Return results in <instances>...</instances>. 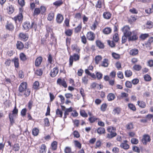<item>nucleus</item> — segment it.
Segmentation results:
<instances>
[{
	"instance_id": "obj_31",
	"label": "nucleus",
	"mask_w": 153,
	"mask_h": 153,
	"mask_svg": "<svg viewBox=\"0 0 153 153\" xmlns=\"http://www.w3.org/2000/svg\"><path fill=\"white\" fill-rule=\"evenodd\" d=\"M138 52L139 51L138 49L134 48L130 50L129 54L130 55L135 56L138 54Z\"/></svg>"
},
{
	"instance_id": "obj_45",
	"label": "nucleus",
	"mask_w": 153,
	"mask_h": 153,
	"mask_svg": "<svg viewBox=\"0 0 153 153\" xmlns=\"http://www.w3.org/2000/svg\"><path fill=\"white\" fill-rule=\"evenodd\" d=\"M39 83L38 81H35L33 83V85L32 88L33 89L37 90L39 89Z\"/></svg>"
},
{
	"instance_id": "obj_9",
	"label": "nucleus",
	"mask_w": 153,
	"mask_h": 153,
	"mask_svg": "<svg viewBox=\"0 0 153 153\" xmlns=\"http://www.w3.org/2000/svg\"><path fill=\"white\" fill-rule=\"evenodd\" d=\"M56 83L57 84L62 86L65 88H67L68 86L66 82L64 79L58 78L57 80Z\"/></svg>"
},
{
	"instance_id": "obj_5",
	"label": "nucleus",
	"mask_w": 153,
	"mask_h": 153,
	"mask_svg": "<svg viewBox=\"0 0 153 153\" xmlns=\"http://www.w3.org/2000/svg\"><path fill=\"white\" fill-rule=\"evenodd\" d=\"M88 114L89 116L88 118V121L90 123H93L95 122H97L100 119L97 117L96 116L93 115L91 112L88 111Z\"/></svg>"
},
{
	"instance_id": "obj_11",
	"label": "nucleus",
	"mask_w": 153,
	"mask_h": 153,
	"mask_svg": "<svg viewBox=\"0 0 153 153\" xmlns=\"http://www.w3.org/2000/svg\"><path fill=\"white\" fill-rule=\"evenodd\" d=\"M132 35L129 36L128 38V42L134 41L137 40L138 39L137 33L135 32V31H133L132 32Z\"/></svg>"
},
{
	"instance_id": "obj_41",
	"label": "nucleus",
	"mask_w": 153,
	"mask_h": 153,
	"mask_svg": "<svg viewBox=\"0 0 153 153\" xmlns=\"http://www.w3.org/2000/svg\"><path fill=\"white\" fill-rule=\"evenodd\" d=\"M63 2L64 1L62 0H59L54 2L53 3V5L56 7H58L63 4Z\"/></svg>"
},
{
	"instance_id": "obj_10",
	"label": "nucleus",
	"mask_w": 153,
	"mask_h": 153,
	"mask_svg": "<svg viewBox=\"0 0 153 153\" xmlns=\"http://www.w3.org/2000/svg\"><path fill=\"white\" fill-rule=\"evenodd\" d=\"M31 91L29 88H27L24 91H22L20 93H19V95L22 96H24L25 97H27L29 96L30 94Z\"/></svg>"
},
{
	"instance_id": "obj_20",
	"label": "nucleus",
	"mask_w": 153,
	"mask_h": 153,
	"mask_svg": "<svg viewBox=\"0 0 153 153\" xmlns=\"http://www.w3.org/2000/svg\"><path fill=\"white\" fill-rule=\"evenodd\" d=\"M112 14L109 11H106L104 12L102 14L103 18L105 19L109 20L111 17Z\"/></svg>"
},
{
	"instance_id": "obj_22",
	"label": "nucleus",
	"mask_w": 153,
	"mask_h": 153,
	"mask_svg": "<svg viewBox=\"0 0 153 153\" xmlns=\"http://www.w3.org/2000/svg\"><path fill=\"white\" fill-rule=\"evenodd\" d=\"M23 27L24 30L27 31L31 28V24L30 22L26 21L25 22L23 25Z\"/></svg>"
},
{
	"instance_id": "obj_42",
	"label": "nucleus",
	"mask_w": 153,
	"mask_h": 153,
	"mask_svg": "<svg viewBox=\"0 0 153 153\" xmlns=\"http://www.w3.org/2000/svg\"><path fill=\"white\" fill-rule=\"evenodd\" d=\"M128 106L130 110L133 111H135L137 110V108L135 105L133 103H128Z\"/></svg>"
},
{
	"instance_id": "obj_30",
	"label": "nucleus",
	"mask_w": 153,
	"mask_h": 153,
	"mask_svg": "<svg viewBox=\"0 0 153 153\" xmlns=\"http://www.w3.org/2000/svg\"><path fill=\"white\" fill-rule=\"evenodd\" d=\"M39 152L40 153H46L47 151V147L45 144H42L39 147Z\"/></svg>"
},
{
	"instance_id": "obj_50",
	"label": "nucleus",
	"mask_w": 153,
	"mask_h": 153,
	"mask_svg": "<svg viewBox=\"0 0 153 153\" xmlns=\"http://www.w3.org/2000/svg\"><path fill=\"white\" fill-rule=\"evenodd\" d=\"M146 25L147 28H151L153 27V22L150 21H148L146 23Z\"/></svg>"
},
{
	"instance_id": "obj_21",
	"label": "nucleus",
	"mask_w": 153,
	"mask_h": 153,
	"mask_svg": "<svg viewBox=\"0 0 153 153\" xmlns=\"http://www.w3.org/2000/svg\"><path fill=\"white\" fill-rule=\"evenodd\" d=\"M128 141L126 140L123 141L120 144V147L125 149H128L129 148V146L128 144Z\"/></svg>"
},
{
	"instance_id": "obj_29",
	"label": "nucleus",
	"mask_w": 153,
	"mask_h": 153,
	"mask_svg": "<svg viewBox=\"0 0 153 153\" xmlns=\"http://www.w3.org/2000/svg\"><path fill=\"white\" fill-rule=\"evenodd\" d=\"M97 46L100 49H103L105 47L104 43L100 40H97L95 42Z\"/></svg>"
},
{
	"instance_id": "obj_12",
	"label": "nucleus",
	"mask_w": 153,
	"mask_h": 153,
	"mask_svg": "<svg viewBox=\"0 0 153 153\" xmlns=\"http://www.w3.org/2000/svg\"><path fill=\"white\" fill-rule=\"evenodd\" d=\"M86 38L89 41H93L95 39V34L91 31L88 32L86 34Z\"/></svg>"
},
{
	"instance_id": "obj_34",
	"label": "nucleus",
	"mask_w": 153,
	"mask_h": 153,
	"mask_svg": "<svg viewBox=\"0 0 153 153\" xmlns=\"http://www.w3.org/2000/svg\"><path fill=\"white\" fill-rule=\"evenodd\" d=\"M73 108L71 107H70L69 108H66L65 110L64 113V119H65L67 117V116L69 114V113L72 111Z\"/></svg>"
},
{
	"instance_id": "obj_24",
	"label": "nucleus",
	"mask_w": 153,
	"mask_h": 153,
	"mask_svg": "<svg viewBox=\"0 0 153 153\" xmlns=\"http://www.w3.org/2000/svg\"><path fill=\"white\" fill-rule=\"evenodd\" d=\"M109 62L108 59L105 58L103 59L101 64L99 65L100 66H102L104 67H107L108 66Z\"/></svg>"
},
{
	"instance_id": "obj_6",
	"label": "nucleus",
	"mask_w": 153,
	"mask_h": 153,
	"mask_svg": "<svg viewBox=\"0 0 153 153\" xmlns=\"http://www.w3.org/2000/svg\"><path fill=\"white\" fill-rule=\"evenodd\" d=\"M122 31L123 35L130 36L132 34V32L131 31L130 28L128 25L124 26L122 28Z\"/></svg>"
},
{
	"instance_id": "obj_48",
	"label": "nucleus",
	"mask_w": 153,
	"mask_h": 153,
	"mask_svg": "<svg viewBox=\"0 0 153 153\" xmlns=\"http://www.w3.org/2000/svg\"><path fill=\"white\" fill-rule=\"evenodd\" d=\"M73 30L72 29H66L65 30V33L68 36H71L73 34Z\"/></svg>"
},
{
	"instance_id": "obj_43",
	"label": "nucleus",
	"mask_w": 153,
	"mask_h": 153,
	"mask_svg": "<svg viewBox=\"0 0 153 153\" xmlns=\"http://www.w3.org/2000/svg\"><path fill=\"white\" fill-rule=\"evenodd\" d=\"M58 143L56 141H53L51 144V149L52 150L55 151L56 150L57 147Z\"/></svg>"
},
{
	"instance_id": "obj_58",
	"label": "nucleus",
	"mask_w": 153,
	"mask_h": 153,
	"mask_svg": "<svg viewBox=\"0 0 153 153\" xmlns=\"http://www.w3.org/2000/svg\"><path fill=\"white\" fill-rule=\"evenodd\" d=\"M129 36L125 35H123L122 38V44H124L126 42L127 39H128Z\"/></svg>"
},
{
	"instance_id": "obj_49",
	"label": "nucleus",
	"mask_w": 153,
	"mask_h": 153,
	"mask_svg": "<svg viewBox=\"0 0 153 153\" xmlns=\"http://www.w3.org/2000/svg\"><path fill=\"white\" fill-rule=\"evenodd\" d=\"M108 105L106 103H103L101 105L100 109L101 111L102 112L105 111L107 108Z\"/></svg>"
},
{
	"instance_id": "obj_36",
	"label": "nucleus",
	"mask_w": 153,
	"mask_h": 153,
	"mask_svg": "<svg viewBox=\"0 0 153 153\" xmlns=\"http://www.w3.org/2000/svg\"><path fill=\"white\" fill-rule=\"evenodd\" d=\"M7 10L8 13L11 14L13 13L14 11L15 8L13 6L10 5L7 7Z\"/></svg>"
},
{
	"instance_id": "obj_54",
	"label": "nucleus",
	"mask_w": 153,
	"mask_h": 153,
	"mask_svg": "<svg viewBox=\"0 0 153 153\" xmlns=\"http://www.w3.org/2000/svg\"><path fill=\"white\" fill-rule=\"evenodd\" d=\"M125 74L126 77H129L132 76V72L130 70H127L125 71Z\"/></svg>"
},
{
	"instance_id": "obj_56",
	"label": "nucleus",
	"mask_w": 153,
	"mask_h": 153,
	"mask_svg": "<svg viewBox=\"0 0 153 153\" xmlns=\"http://www.w3.org/2000/svg\"><path fill=\"white\" fill-rule=\"evenodd\" d=\"M145 81L146 82L150 81L152 79L150 76L148 74H145L143 76Z\"/></svg>"
},
{
	"instance_id": "obj_64",
	"label": "nucleus",
	"mask_w": 153,
	"mask_h": 153,
	"mask_svg": "<svg viewBox=\"0 0 153 153\" xmlns=\"http://www.w3.org/2000/svg\"><path fill=\"white\" fill-rule=\"evenodd\" d=\"M80 115L83 117L86 118L88 116V114L84 110L81 111L80 112Z\"/></svg>"
},
{
	"instance_id": "obj_3",
	"label": "nucleus",
	"mask_w": 153,
	"mask_h": 153,
	"mask_svg": "<svg viewBox=\"0 0 153 153\" xmlns=\"http://www.w3.org/2000/svg\"><path fill=\"white\" fill-rule=\"evenodd\" d=\"M80 58V53H74L72 55H70L69 59V66L72 67L73 65V62L79 61Z\"/></svg>"
},
{
	"instance_id": "obj_2",
	"label": "nucleus",
	"mask_w": 153,
	"mask_h": 153,
	"mask_svg": "<svg viewBox=\"0 0 153 153\" xmlns=\"http://www.w3.org/2000/svg\"><path fill=\"white\" fill-rule=\"evenodd\" d=\"M107 131L109 133L106 136V138L111 139L116 137L117 135L116 132V128L112 126H109L107 128Z\"/></svg>"
},
{
	"instance_id": "obj_18",
	"label": "nucleus",
	"mask_w": 153,
	"mask_h": 153,
	"mask_svg": "<svg viewBox=\"0 0 153 153\" xmlns=\"http://www.w3.org/2000/svg\"><path fill=\"white\" fill-rule=\"evenodd\" d=\"M20 60L23 62H25L28 60L29 58L26 54L23 52H21L19 54Z\"/></svg>"
},
{
	"instance_id": "obj_57",
	"label": "nucleus",
	"mask_w": 153,
	"mask_h": 153,
	"mask_svg": "<svg viewBox=\"0 0 153 153\" xmlns=\"http://www.w3.org/2000/svg\"><path fill=\"white\" fill-rule=\"evenodd\" d=\"M35 73L37 76H41L43 74V71L42 69L39 68L37 69L35 71Z\"/></svg>"
},
{
	"instance_id": "obj_63",
	"label": "nucleus",
	"mask_w": 153,
	"mask_h": 153,
	"mask_svg": "<svg viewBox=\"0 0 153 153\" xmlns=\"http://www.w3.org/2000/svg\"><path fill=\"white\" fill-rule=\"evenodd\" d=\"M75 146L77 147L79 149H80L82 147L81 144L78 140H74V141Z\"/></svg>"
},
{
	"instance_id": "obj_23",
	"label": "nucleus",
	"mask_w": 153,
	"mask_h": 153,
	"mask_svg": "<svg viewBox=\"0 0 153 153\" xmlns=\"http://www.w3.org/2000/svg\"><path fill=\"white\" fill-rule=\"evenodd\" d=\"M43 60V58L41 56L38 57L35 60V65L36 67H39L41 64Z\"/></svg>"
},
{
	"instance_id": "obj_44",
	"label": "nucleus",
	"mask_w": 153,
	"mask_h": 153,
	"mask_svg": "<svg viewBox=\"0 0 153 153\" xmlns=\"http://www.w3.org/2000/svg\"><path fill=\"white\" fill-rule=\"evenodd\" d=\"M137 16L136 17L135 16L131 15L129 18H128V21L130 24H131L133 22H135L137 19Z\"/></svg>"
},
{
	"instance_id": "obj_60",
	"label": "nucleus",
	"mask_w": 153,
	"mask_h": 153,
	"mask_svg": "<svg viewBox=\"0 0 153 153\" xmlns=\"http://www.w3.org/2000/svg\"><path fill=\"white\" fill-rule=\"evenodd\" d=\"M56 114L57 116L60 117H62L63 113L62 111L59 109L58 108L56 111Z\"/></svg>"
},
{
	"instance_id": "obj_14",
	"label": "nucleus",
	"mask_w": 153,
	"mask_h": 153,
	"mask_svg": "<svg viewBox=\"0 0 153 153\" xmlns=\"http://www.w3.org/2000/svg\"><path fill=\"white\" fill-rule=\"evenodd\" d=\"M59 71L58 68L57 67L54 68L53 69L51 70L50 75L52 77L56 76L58 73Z\"/></svg>"
},
{
	"instance_id": "obj_26",
	"label": "nucleus",
	"mask_w": 153,
	"mask_h": 153,
	"mask_svg": "<svg viewBox=\"0 0 153 153\" xmlns=\"http://www.w3.org/2000/svg\"><path fill=\"white\" fill-rule=\"evenodd\" d=\"M12 61L14 62L15 68H18L19 66V60L18 57H15L12 59Z\"/></svg>"
},
{
	"instance_id": "obj_33",
	"label": "nucleus",
	"mask_w": 153,
	"mask_h": 153,
	"mask_svg": "<svg viewBox=\"0 0 153 153\" xmlns=\"http://www.w3.org/2000/svg\"><path fill=\"white\" fill-rule=\"evenodd\" d=\"M55 14L53 11H51L48 14L47 17V19L51 21L54 19Z\"/></svg>"
},
{
	"instance_id": "obj_19",
	"label": "nucleus",
	"mask_w": 153,
	"mask_h": 153,
	"mask_svg": "<svg viewBox=\"0 0 153 153\" xmlns=\"http://www.w3.org/2000/svg\"><path fill=\"white\" fill-rule=\"evenodd\" d=\"M71 49L73 51H75L76 53H80L81 48L76 44H73L71 46Z\"/></svg>"
},
{
	"instance_id": "obj_4",
	"label": "nucleus",
	"mask_w": 153,
	"mask_h": 153,
	"mask_svg": "<svg viewBox=\"0 0 153 153\" xmlns=\"http://www.w3.org/2000/svg\"><path fill=\"white\" fill-rule=\"evenodd\" d=\"M46 8L45 7L43 6H41L40 8H35L33 13V16H38L40 13L43 14L46 11Z\"/></svg>"
},
{
	"instance_id": "obj_46",
	"label": "nucleus",
	"mask_w": 153,
	"mask_h": 153,
	"mask_svg": "<svg viewBox=\"0 0 153 153\" xmlns=\"http://www.w3.org/2000/svg\"><path fill=\"white\" fill-rule=\"evenodd\" d=\"M13 150L15 152L18 151L20 149L19 145L18 143H15L13 145Z\"/></svg>"
},
{
	"instance_id": "obj_39",
	"label": "nucleus",
	"mask_w": 153,
	"mask_h": 153,
	"mask_svg": "<svg viewBox=\"0 0 153 153\" xmlns=\"http://www.w3.org/2000/svg\"><path fill=\"white\" fill-rule=\"evenodd\" d=\"M125 127L128 130H131L134 128V125L132 122H130L126 124Z\"/></svg>"
},
{
	"instance_id": "obj_37",
	"label": "nucleus",
	"mask_w": 153,
	"mask_h": 153,
	"mask_svg": "<svg viewBox=\"0 0 153 153\" xmlns=\"http://www.w3.org/2000/svg\"><path fill=\"white\" fill-rule=\"evenodd\" d=\"M98 25V23L96 20H95L93 24L90 26V28L93 31H95L97 28V26Z\"/></svg>"
},
{
	"instance_id": "obj_52",
	"label": "nucleus",
	"mask_w": 153,
	"mask_h": 153,
	"mask_svg": "<svg viewBox=\"0 0 153 153\" xmlns=\"http://www.w3.org/2000/svg\"><path fill=\"white\" fill-rule=\"evenodd\" d=\"M103 4H104V1H103V2H102L101 1L98 0L97 1V3L96 4L95 7L97 8H101L102 7Z\"/></svg>"
},
{
	"instance_id": "obj_38",
	"label": "nucleus",
	"mask_w": 153,
	"mask_h": 153,
	"mask_svg": "<svg viewBox=\"0 0 153 153\" xmlns=\"http://www.w3.org/2000/svg\"><path fill=\"white\" fill-rule=\"evenodd\" d=\"M105 132V129L103 127H98L97 129V132L99 135L104 134Z\"/></svg>"
},
{
	"instance_id": "obj_62",
	"label": "nucleus",
	"mask_w": 153,
	"mask_h": 153,
	"mask_svg": "<svg viewBox=\"0 0 153 153\" xmlns=\"http://www.w3.org/2000/svg\"><path fill=\"white\" fill-rule=\"evenodd\" d=\"M73 123L75 127H78L79 125V121L78 120L75 119L72 120Z\"/></svg>"
},
{
	"instance_id": "obj_59",
	"label": "nucleus",
	"mask_w": 153,
	"mask_h": 153,
	"mask_svg": "<svg viewBox=\"0 0 153 153\" xmlns=\"http://www.w3.org/2000/svg\"><path fill=\"white\" fill-rule=\"evenodd\" d=\"M133 68L134 70L137 71H140L142 68V66L139 65H135Z\"/></svg>"
},
{
	"instance_id": "obj_47",
	"label": "nucleus",
	"mask_w": 153,
	"mask_h": 153,
	"mask_svg": "<svg viewBox=\"0 0 153 153\" xmlns=\"http://www.w3.org/2000/svg\"><path fill=\"white\" fill-rule=\"evenodd\" d=\"M39 133V130L37 128H33L32 130V134L34 136H37Z\"/></svg>"
},
{
	"instance_id": "obj_40",
	"label": "nucleus",
	"mask_w": 153,
	"mask_h": 153,
	"mask_svg": "<svg viewBox=\"0 0 153 153\" xmlns=\"http://www.w3.org/2000/svg\"><path fill=\"white\" fill-rule=\"evenodd\" d=\"M102 57L100 55H98L95 56L94 58L95 63L98 65L101 62L102 59Z\"/></svg>"
},
{
	"instance_id": "obj_15",
	"label": "nucleus",
	"mask_w": 153,
	"mask_h": 153,
	"mask_svg": "<svg viewBox=\"0 0 153 153\" xmlns=\"http://www.w3.org/2000/svg\"><path fill=\"white\" fill-rule=\"evenodd\" d=\"M64 19L63 16L62 14L60 13H58L57 14L56 20L57 24H61L63 22Z\"/></svg>"
},
{
	"instance_id": "obj_17",
	"label": "nucleus",
	"mask_w": 153,
	"mask_h": 153,
	"mask_svg": "<svg viewBox=\"0 0 153 153\" xmlns=\"http://www.w3.org/2000/svg\"><path fill=\"white\" fill-rule=\"evenodd\" d=\"M23 18V16L22 13H19V14L16 16H15L12 19L13 20L16 22L17 21L19 22L22 21Z\"/></svg>"
},
{
	"instance_id": "obj_35",
	"label": "nucleus",
	"mask_w": 153,
	"mask_h": 153,
	"mask_svg": "<svg viewBox=\"0 0 153 153\" xmlns=\"http://www.w3.org/2000/svg\"><path fill=\"white\" fill-rule=\"evenodd\" d=\"M116 98L115 95L112 93H109L107 95V99L108 101H111L114 100Z\"/></svg>"
},
{
	"instance_id": "obj_27",
	"label": "nucleus",
	"mask_w": 153,
	"mask_h": 153,
	"mask_svg": "<svg viewBox=\"0 0 153 153\" xmlns=\"http://www.w3.org/2000/svg\"><path fill=\"white\" fill-rule=\"evenodd\" d=\"M16 48L19 50H22L24 48V45L23 42L20 41H17L16 44Z\"/></svg>"
},
{
	"instance_id": "obj_25",
	"label": "nucleus",
	"mask_w": 153,
	"mask_h": 153,
	"mask_svg": "<svg viewBox=\"0 0 153 153\" xmlns=\"http://www.w3.org/2000/svg\"><path fill=\"white\" fill-rule=\"evenodd\" d=\"M82 28V23L81 22L76 27L74 28V33H79L81 31Z\"/></svg>"
},
{
	"instance_id": "obj_1",
	"label": "nucleus",
	"mask_w": 153,
	"mask_h": 153,
	"mask_svg": "<svg viewBox=\"0 0 153 153\" xmlns=\"http://www.w3.org/2000/svg\"><path fill=\"white\" fill-rule=\"evenodd\" d=\"M18 110L16 108V103L12 111V113H9V118L10 120V126H12L15 123V118L18 116Z\"/></svg>"
},
{
	"instance_id": "obj_32",
	"label": "nucleus",
	"mask_w": 153,
	"mask_h": 153,
	"mask_svg": "<svg viewBox=\"0 0 153 153\" xmlns=\"http://www.w3.org/2000/svg\"><path fill=\"white\" fill-rule=\"evenodd\" d=\"M137 105L140 108H144L146 107V105L145 102L143 100H139L137 101Z\"/></svg>"
},
{
	"instance_id": "obj_8",
	"label": "nucleus",
	"mask_w": 153,
	"mask_h": 153,
	"mask_svg": "<svg viewBox=\"0 0 153 153\" xmlns=\"http://www.w3.org/2000/svg\"><path fill=\"white\" fill-rule=\"evenodd\" d=\"M19 39L23 42L26 41L29 38V35L27 33H20L18 36Z\"/></svg>"
},
{
	"instance_id": "obj_55",
	"label": "nucleus",
	"mask_w": 153,
	"mask_h": 153,
	"mask_svg": "<svg viewBox=\"0 0 153 153\" xmlns=\"http://www.w3.org/2000/svg\"><path fill=\"white\" fill-rule=\"evenodd\" d=\"M64 151L65 153H74V152H72L71 148L69 146L66 147Z\"/></svg>"
},
{
	"instance_id": "obj_7",
	"label": "nucleus",
	"mask_w": 153,
	"mask_h": 153,
	"mask_svg": "<svg viewBox=\"0 0 153 153\" xmlns=\"http://www.w3.org/2000/svg\"><path fill=\"white\" fill-rule=\"evenodd\" d=\"M151 140L150 136L147 134H144L141 140V142L144 145H146L148 143L150 142Z\"/></svg>"
},
{
	"instance_id": "obj_28",
	"label": "nucleus",
	"mask_w": 153,
	"mask_h": 153,
	"mask_svg": "<svg viewBox=\"0 0 153 153\" xmlns=\"http://www.w3.org/2000/svg\"><path fill=\"white\" fill-rule=\"evenodd\" d=\"M102 32L104 34H110L112 32V29L110 27H105L102 30Z\"/></svg>"
},
{
	"instance_id": "obj_13",
	"label": "nucleus",
	"mask_w": 153,
	"mask_h": 153,
	"mask_svg": "<svg viewBox=\"0 0 153 153\" xmlns=\"http://www.w3.org/2000/svg\"><path fill=\"white\" fill-rule=\"evenodd\" d=\"M28 87L27 85L26 82H23L19 85L18 88L19 93H20L22 91H24Z\"/></svg>"
},
{
	"instance_id": "obj_61",
	"label": "nucleus",
	"mask_w": 153,
	"mask_h": 153,
	"mask_svg": "<svg viewBox=\"0 0 153 153\" xmlns=\"http://www.w3.org/2000/svg\"><path fill=\"white\" fill-rule=\"evenodd\" d=\"M82 82L85 85L87 84L88 82V76H85L82 77Z\"/></svg>"
},
{
	"instance_id": "obj_16",
	"label": "nucleus",
	"mask_w": 153,
	"mask_h": 153,
	"mask_svg": "<svg viewBox=\"0 0 153 153\" xmlns=\"http://www.w3.org/2000/svg\"><path fill=\"white\" fill-rule=\"evenodd\" d=\"M5 28L6 30L12 31L14 30V27L13 23L7 21L5 25Z\"/></svg>"
},
{
	"instance_id": "obj_53",
	"label": "nucleus",
	"mask_w": 153,
	"mask_h": 153,
	"mask_svg": "<svg viewBox=\"0 0 153 153\" xmlns=\"http://www.w3.org/2000/svg\"><path fill=\"white\" fill-rule=\"evenodd\" d=\"M121 111V108L119 107H116L114 108L113 110L114 114H119Z\"/></svg>"
},
{
	"instance_id": "obj_51",
	"label": "nucleus",
	"mask_w": 153,
	"mask_h": 153,
	"mask_svg": "<svg viewBox=\"0 0 153 153\" xmlns=\"http://www.w3.org/2000/svg\"><path fill=\"white\" fill-rule=\"evenodd\" d=\"M149 36L148 33L141 34L140 36V38L142 40H144L147 38Z\"/></svg>"
}]
</instances>
